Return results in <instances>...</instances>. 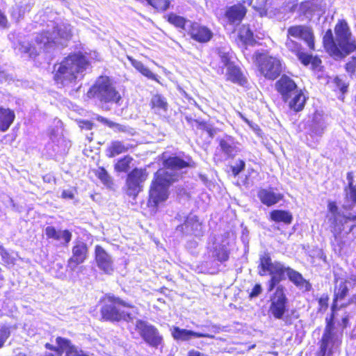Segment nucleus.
I'll use <instances>...</instances> for the list:
<instances>
[{
  "mask_svg": "<svg viewBox=\"0 0 356 356\" xmlns=\"http://www.w3.org/2000/svg\"><path fill=\"white\" fill-rule=\"evenodd\" d=\"M188 166L189 164L181 159V157H168L163 161V168L156 172L149 189L147 203L149 207L155 209L160 202L167 200L169 186L178 180L183 172L182 169Z\"/></svg>",
  "mask_w": 356,
  "mask_h": 356,
  "instance_id": "obj_1",
  "label": "nucleus"
},
{
  "mask_svg": "<svg viewBox=\"0 0 356 356\" xmlns=\"http://www.w3.org/2000/svg\"><path fill=\"white\" fill-rule=\"evenodd\" d=\"M48 29L36 35L33 44L24 42L20 44L19 50L22 53L28 54L30 57H35L42 51L49 52L57 45H63V41L71 38L72 29L68 24H56L51 22Z\"/></svg>",
  "mask_w": 356,
  "mask_h": 356,
  "instance_id": "obj_2",
  "label": "nucleus"
},
{
  "mask_svg": "<svg viewBox=\"0 0 356 356\" xmlns=\"http://www.w3.org/2000/svg\"><path fill=\"white\" fill-rule=\"evenodd\" d=\"M334 33L335 37L331 29L327 30L323 40L327 51L335 60L342 59L356 50V40L345 20L336 24Z\"/></svg>",
  "mask_w": 356,
  "mask_h": 356,
  "instance_id": "obj_3",
  "label": "nucleus"
},
{
  "mask_svg": "<svg viewBox=\"0 0 356 356\" xmlns=\"http://www.w3.org/2000/svg\"><path fill=\"white\" fill-rule=\"evenodd\" d=\"M90 63L81 54L69 55L61 63L54 66V79L59 87L72 88L81 80Z\"/></svg>",
  "mask_w": 356,
  "mask_h": 356,
  "instance_id": "obj_4",
  "label": "nucleus"
},
{
  "mask_svg": "<svg viewBox=\"0 0 356 356\" xmlns=\"http://www.w3.org/2000/svg\"><path fill=\"white\" fill-rule=\"evenodd\" d=\"M100 312L103 320L111 322H131L138 313L136 307L111 295L106 296L103 300Z\"/></svg>",
  "mask_w": 356,
  "mask_h": 356,
  "instance_id": "obj_5",
  "label": "nucleus"
},
{
  "mask_svg": "<svg viewBox=\"0 0 356 356\" xmlns=\"http://www.w3.org/2000/svg\"><path fill=\"white\" fill-rule=\"evenodd\" d=\"M275 88L283 100L289 102L291 109L296 112L302 110L306 98L294 81L286 75H282L276 82Z\"/></svg>",
  "mask_w": 356,
  "mask_h": 356,
  "instance_id": "obj_6",
  "label": "nucleus"
},
{
  "mask_svg": "<svg viewBox=\"0 0 356 356\" xmlns=\"http://www.w3.org/2000/svg\"><path fill=\"white\" fill-rule=\"evenodd\" d=\"M89 98H96L102 104L120 105L122 96L108 76H100L87 92Z\"/></svg>",
  "mask_w": 356,
  "mask_h": 356,
  "instance_id": "obj_7",
  "label": "nucleus"
},
{
  "mask_svg": "<svg viewBox=\"0 0 356 356\" xmlns=\"http://www.w3.org/2000/svg\"><path fill=\"white\" fill-rule=\"evenodd\" d=\"M259 268H260L259 274L261 276H264L266 273L270 275V280L268 282V291H272L282 280L285 279L284 275H287V269L290 268L280 261L273 262L270 255L266 253L260 256Z\"/></svg>",
  "mask_w": 356,
  "mask_h": 356,
  "instance_id": "obj_8",
  "label": "nucleus"
},
{
  "mask_svg": "<svg viewBox=\"0 0 356 356\" xmlns=\"http://www.w3.org/2000/svg\"><path fill=\"white\" fill-rule=\"evenodd\" d=\"M253 58L259 72L265 78L274 80L281 74L282 67L279 58L259 52H256Z\"/></svg>",
  "mask_w": 356,
  "mask_h": 356,
  "instance_id": "obj_9",
  "label": "nucleus"
},
{
  "mask_svg": "<svg viewBox=\"0 0 356 356\" xmlns=\"http://www.w3.org/2000/svg\"><path fill=\"white\" fill-rule=\"evenodd\" d=\"M135 330L149 346L157 348L162 344L163 337L157 328L148 322L137 319Z\"/></svg>",
  "mask_w": 356,
  "mask_h": 356,
  "instance_id": "obj_10",
  "label": "nucleus"
},
{
  "mask_svg": "<svg viewBox=\"0 0 356 356\" xmlns=\"http://www.w3.org/2000/svg\"><path fill=\"white\" fill-rule=\"evenodd\" d=\"M148 176L145 169L135 168L128 174L126 180V194L136 199L140 192L143 191V183Z\"/></svg>",
  "mask_w": 356,
  "mask_h": 356,
  "instance_id": "obj_11",
  "label": "nucleus"
},
{
  "mask_svg": "<svg viewBox=\"0 0 356 356\" xmlns=\"http://www.w3.org/2000/svg\"><path fill=\"white\" fill-rule=\"evenodd\" d=\"M228 246L227 238L223 235H220L211 238V242H209L207 248L211 258L222 263L229 259V250Z\"/></svg>",
  "mask_w": 356,
  "mask_h": 356,
  "instance_id": "obj_12",
  "label": "nucleus"
},
{
  "mask_svg": "<svg viewBox=\"0 0 356 356\" xmlns=\"http://www.w3.org/2000/svg\"><path fill=\"white\" fill-rule=\"evenodd\" d=\"M293 38L303 41L310 50H315L314 33L311 26L294 25L289 27L286 39L293 40Z\"/></svg>",
  "mask_w": 356,
  "mask_h": 356,
  "instance_id": "obj_13",
  "label": "nucleus"
},
{
  "mask_svg": "<svg viewBox=\"0 0 356 356\" xmlns=\"http://www.w3.org/2000/svg\"><path fill=\"white\" fill-rule=\"evenodd\" d=\"M286 304L285 288L282 285H278L270 297L269 312L275 318L281 319L286 311Z\"/></svg>",
  "mask_w": 356,
  "mask_h": 356,
  "instance_id": "obj_14",
  "label": "nucleus"
},
{
  "mask_svg": "<svg viewBox=\"0 0 356 356\" xmlns=\"http://www.w3.org/2000/svg\"><path fill=\"white\" fill-rule=\"evenodd\" d=\"M72 256L67 261V267L74 271L78 265L83 264L88 258V248L86 243L78 241L74 243Z\"/></svg>",
  "mask_w": 356,
  "mask_h": 356,
  "instance_id": "obj_15",
  "label": "nucleus"
},
{
  "mask_svg": "<svg viewBox=\"0 0 356 356\" xmlns=\"http://www.w3.org/2000/svg\"><path fill=\"white\" fill-rule=\"evenodd\" d=\"M95 256L97 267L106 274H112L114 271L112 257L100 245L95 246Z\"/></svg>",
  "mask_w": 356,
  "mask_h": 356,
  "instance_id": "obj_16",
  "label": "nucleus"
},
{
  "mask_svg": "<svg viewBox=\"0 0 356 356\" xmlns=\"http://www.w3.org/2000/svg\"><path fill=\"white\" fill-rule=\"evenodd\" d=\"M202 223L195 215L188 216L181 225H177V232L182 234L200 236L202 233Z\"/></svg>",
  "mask_w": 356,
  "mask_h": 356,
  "instance_id": "obj_17",
  "label": "nucleus"
},
{
  "mask_svg": "<svg viewBox=\"0 0 356 356\" xmlns=\"http://www.w3.org/2000/svg\"><path fill=\"white\" fill-rule=\"evenodd\" d=\"M187 32L192 39L201 43L209 42L213 37L209 28L197 22H190Z\"/></svg>",
  "mask_w": 356,
  "mask_h": 356,
  "instance_id": "obj_18",
  "label": "nucleus"
},
{
  "mask_svg": "<svg viewBox=\"0 0 356 356\" xmlns=\"http://www.w3.org/2000/svg\"><path fill=\"white\" fill-rule=\"evenodd\" d=\"M172 335L175 340L186 341H189L192 338H201L205 337L209 339H213L214 336L210 334L201 333L188 330L186 329H181L179 327H174L172 330Z\"/></svg>",
  "mask_w": 356,
  "mask_h": 356,
  "instance_id": "obj_19",
  "label": "nucleus"
},
{
  "mask_svg": "<svg viewBox=\"0 0 356 356\" xmlns=\"http://www.w3.org/2000/svg\"><path fill=\"white\" fill-rule=\"evenodd\" d=\"M285 47L288 51L296 55L302 64L307 65L310 63L312 56L302 51V47L300 43L294 40L286 39Z\"/></svg>",
  "mask_w": 356,
  "mask_h": 356,
  "instance_id": "obj_20",
  "label": "nucleus"
},
{
  "mask_svg": "<svg viewBox=\"0 0 356 356\" xmlns=\"http://www.w3.org/2000/svg\"><path fill=\"white\" fill-rule=\"evenodd\" d=\"M257 196L261 203L268 207L277 204L283 198L282 194L275 192L272 188H260Z\"/></svg>",
  "mask_w": 356,
  "mask_h": 356,
  "instance_id": "obj_21",
  "label": "nucleus"
},
{
  "mask_svg": "<svg viewBox=\"0 0 356 356\" xmlns=\"http://www.w3.org/2000/svg\"><path fill=\"white\" fill-rule=\"evenodd\" d=\"M334 345H338V339L332 331V327L327 325L321 339V356H325L326 352L332 348Z\"/></svg>",
  "mask_w": 356,
  "mask_h": 356,
  "instance_id": "obj_22",
  "label": "nucleus"
},
{
  "mask_svg": "<svg viewBox=\"0 0 356 356\" xmlns=\"http://www.w3.org/2000/svg\"><path fill=\"white\" fill-rule=\"evenodd\" d=\"M287 277L289 280L302 291H309L312 289V284L305 280L302 274L290 268L287 269Z\"/></svg>",
  "mask_w": 356,
  "mask_h": 356,
  "instance_id": "obj_23",
  "label": "nucleus"
},
{
  "mask_svg": "<svg viewBox=\"0 0 356 356\" xmlns=\"http://www.w3.org/2000/svg\"><path fill=\"white\" fill-rule=\"evenodd\" d=\"M44 231L49 238L59 241L63 245H67L72 239V234L68 230H56L54 227L48 226Z\"/></svg>",
  "mask_w": 356,
  "mask_h": 356,
  "instance_id": "obj_24",
  "label": "nucleus"
},
{
  "mask_svg": "<svg viewBox=\"0 0 356 356\" xmlns=\"http://www.w3.org/2000/svg\"><path fill=\"white\" fill-rule=\"evenodd\" d=\"M247 10L245 7L241 3L234 5L227 8L225 16L231 24H239L244 16Z\"/></svg>",
  "mask_w": 356,
  "mask_h": 356,
  "instance_id": "obj_25",
  "label": "nucleus"
},
{
  "mask_svg": "<svg viewBox=\"0 0 356 356\" xmlns=\"http://www.w3.org/2000/svg\"><path fill=\"white\" fill-rule=\"evenodd\" d=\"M149 105L156 113L159 114L165 113L168 107L165 97L159 93L152 95Z\"/></svg>",
  "mask_w": 356,
  "mask_h": 356,
  "instance_id": "obj_26",
  "label": "nucleus"
},
{
  "mask_svg": "<svg viewBox=\"0 0 356 356\" xmlns=\"http://www.w3.org/2000/svg\"><path fill=\"white\" fill-rule=\"evenodd\" d=\"M15 118L13 111L0 107V130L1 131H7Z\"/></svg>",
  "mask_w": 356,
  "mask_h": 356,
  "instance_id": "obj_27",
  "label": "nucleus"
},
{
  "mask_svg": "<svg viewBox=\"0 0 356 356\" xmlns=\"http://www.w3.org/2000/svg\"><path fill=\"white\" fill-rule=\"evenodd\" d=\"M271 220L276 222H284V224H291L293 220L292 214L287 211L273 210L270 213Z\"/></svg>",
  "mask_w": 356,
  "mask_h": 356,
  "instance_id": "obj_28",
  "label": "nucleus"
},
{
  "mask_svg": "<svg viewBox=\"0 0 356 356\" xmlns=\"http://www.w3.org/2000/svg\"><path fill=\"white\" fill-rule=\"evenodd\" d=\"M97 120L99 122L104 123L108 127L113 129V131L115 132L128 133L130 134H132V133H133V129L130 128L129 127H127V126H125L123 124H120L118 123H115V122L111 121V120H108L107 118H105L102 116H98L97 118Z\"/></svg>",
  "mask_w": 356,
  "mask_h": 356,
  "instance_id": "obj_29",
  "label": "nucleus"
},
{
  "mask_svg": "<svg viewBox=\"0 0 356 356\" xmlns=\"http://www.w3.org/2000/svg\"><path fill=\"white\" fill-rule=\"evenodd\" d=\"M227 67V79L234 83H238L241 85H243L245 82V79L243 76L241 70L232 64L229 65Z\"/></svg>",
  "mask_w": 356,
  "mask_h": 356,
  "instance_id": "obj_30",
  "label": "nucleus"
},
{
  "mask_svg": "<svg viewBox=\"0 0 356 356\" xmlns=\"http://www.w3.org/2000/svg\"><path fill=\"white\" fill-rule=\"evenodd\" d=\"M325 127V122L321 114L316 113L312 120L311 131L316 136H321Z\"/></svg>",
  "mask_w": 356,
  "mask_h": 356,
  "instance_id": "obj_31",
  "label": "nucleus"
},
{
  "mask_svg": "<svg viewBox=\"0 0 356 356\" xmlns=\"http://www.w3.org/2000/svg\"><path fill=\"white\" fill-rule=\"evenodd\" d=\"M131 65L143 75L152 80H156V75L154 74L147 67L145 66L140 61L128 57Z\"/></svg>",
  "mask_w": 356,
  "mask_h": 356,
  "instance_id": "obj_32",
  "label": "nucleus"
},
{
  "mask_svg": "<svg viewBox=\"0 0 356 356\" xmlns=\"http://www.w3.org/2000/svg\"><path fill=\"white\" fill-rule=\"evenodd\" d=\"M238 38L240 40L245 44L252 45L254 43L253 33L250 30L249 26L243 25L238 31Z\"/></svg>",
  "mask_w": 356,
  "mask_h": 356,
  "instance_id": "obj_33",
  "label": "nucleus"
},
{
  "mask_svg": "<svg viewBox=\"0 0 356 356\" xmlns=\"http://www.w3.org/2000/svg\"><path fill=\"white\" fill-rule=\"evenodd\" d=\"M168 21L176 27L180 28L186 31L190 22H191V21L186 19L184 17L175 13H170L168 15Z\"/></svg>",
  "mask_w": 356,
  "mask_h": 356,
  "instance_id": "obj_34",
  "label": "nucleus"
},
{
  "mask_svg": "<svg viewBox=\"0 0 356 356\" xmlns=\"http://www.w3.org/2000/svg\"><path fill=\"white\" fill-rule=\"evenodd\" d=\"M220 146L224 153L229 156H232V154L233 153L235 154L238 152V147L236 146L231 137H227L225 139L220 140Z\"/></svg>",
  "mask_w": 356,
  "mask_h": 356,
  "instance_id": "obj_35",
  "label": "nucleus"
},
{
  "mask_svg": "<svg viewBox=\"0 0 356 356\" xmlns=\"http://www.w3.org/2000/svg\"><path fill=\"white\" fill-rule=\"evenodd\" d=\"M131 146L129 144H124L123 142L114 141L111 143L109 149L112 155L124 154L127 152Z\"/></svg>",
  "mask_w": 356,
  "mask_h": 356,
  "instance_id": "obj_36",
  "label": "nucleus"
},
{
  "mask_svg": "<svg viewBox=\"0 0 356 356\" xmlns=\"http://www.w3.org/2000/svg\"><path fill=\"white\" fill-rule=\"evenodd\" d=\"M134 165L131 157H122L115 165V169L118 172H127Z\"/></svg>",
  "mask_w": 356,
  "mask_h": 356,
  "instance_id": "obj_37",
  "label": "nucleus"
},
{
  "mask_svg": "<svg viewBox=\"0 0 356 356\" xmlns=\"http://www.w3.org/2000/svg\"><path fill=\"white\" fill-rule=\"evenodd\" d=\"M56 342L59 348L58 355H61L63 352L67 354V350H70L71 348H75L74 346L72 345L71 341L69 339L58 337L56 339Z\"/></svg>",
  "mask_w": 356,
  "mask_h": 356,
  "instance_id": "obj_38",
  "label": "nucleus"
},
{
  "mask_svg": "<svg viewBox=\"0 0 356 356\" xmlns=\"http://www.w3.org/2000/svg\"><path fill=\"white\" fill-rule=\"evenodd\" d=\"M346 200L348 205L346 207L351 209L356 204V187L345 188Z\"/></svg>",
  "mask_w": 356,
  "mask_h": 356,
  "instance_id": "obj_39",
  "label": "nucleus"
},
{
  "mask_svg": "<svg viewBox=\"0 0 356 356\" xmlns=\"http://www.w3.org/2000/svg\"><path fill=\"white\" fill-rule=\"evenodd\" d=\"M147 3L152 6L154 8L165 11L166 10L170 5V2L168 0H145Z\"/></svg>",
  "mask_w": 356,
  "mask_h": 356,
  "instance_id": "obj_40",
  "label": "nucleus"
},
{
  "mask_svg": "<svg viewBox=\"0 0 356 356\" xmlns=\"http://www.w3.org/2000/svg\"><path fill=\"white\" fill-rule=\"evenodd\" d=\"M95 175L104 185L108 186L111 184V179L104 168H99L95 171Z\"/></svg>",
  "mask_w": 356,
  "mask_h": 356,
  "instance_id": "obj_41",
  "label": "nucleus"
},
{
  "mask_svg": "<svg viewBox=\"0 0 356 356\" xmlns=\"http://www.w3.org/2000/svg\"><path fill=\"white\" fill-rule=\"evenodd\" d=\"M348 291V289L346 284L340 283L335 290V300H338L343 299L346 296Z\"/></svg>",
  "mask_w": 356,
  "mask_h": 356,
  "instance_id": "obj_42",
  "label": "nucleus"
},
{
  "mask_svg": "<svg viewBox=\"0 0 356 356\" xmlns=\"http://www.w3.org/2000/svg\"><path fill=\"white\" fill-rule=\"evenodd\" d=\"M10 335V327L7 325H2L0 327V348Z\"/></svg>",
  "mask_w": 356,
  "mask_h": 356,
  "instance_id": "obj_43",
  "label": "nucleus"
},
{
  "mask_svg": "<svg viewBox=\"0 0 356 356\" xmlns=\"http://www.w3.org/2000/svg\"><path fill=\"white\" fill-rule=\"evenodd\" d=\"M218 54L220 57L221 62L223 63L224 66L227 67L232 63L229 62L230 56L229 51L226 50L225 48H220L218 49Z\"/></svg>",
  "mask_w": 356,
  "mask_h": 356,
  "instance_id": "obj_44",
  "label": "nucleus"
},
{
  "mask_svg": "<svg viewBox=\"0 0 356 356\" xmlns=\"http://www.w3.org/2000/svg\"><path fill=\"white\" fill-rule=\"evenodd\" d=\"M328 211L331 214L330 219L333 218V223L337 221V218L339 213L338 207L334 202H329L327 205Z\"/></svg>",
  "mask_w": 356,
  "mask_h": 356,
  "instance_id": "obj_45",
  "label": "nucleus"
},
{
  "mask_svg": "<svg viewBox=\"0 0 356 356\" xmlns=\"http://www.w3.org/2000/svg\"><path fill=\"white\" fill-rule=\"evenodd\" d=\"M346 70L351 76L356 77V56L352 57L351 60L346 63Z\"/></svg>",
  "mask_w": 356,
  "mask_h": 356,
  "instance_id": "obj_46",
  "label": "nucleus"
},
{
  "mask_svg": "<svg viewBox=\"0 0 356 356\" xmlns=\"http://www.w3.org/2000/svg\"><path fill=\"white\" fill-rule=\"evenodd\" d=\"M245 162L242 160H238L237 163L232 166L233 175L234 176L238 175L244 168Z\"/></svg>",
  "mask_w": 356,
  "mask_h": 356,
  "instance_id": "obj_47",
  "label": "nucleus"
},
{
  "mask_svg": "<svg viewBox=\"0 0 356 356\" xmlns=\"http://www.w3.org/2000/svg\"><path fill=\"white\" fill-rule=\"evenodd\" d=\"M334 83L336 86L343 92L344 93L347 90L348 86L346 83L339 77L337 76L334 79Z\"/></svg>",
  "mask_w": 356,
  "mask_h": 356,
  "instance_id": "obj_48",
  "label": "nucleus"
},
{
  "mask_svg": "<svg viewBox=\"0 0 356 356\" xmlns=\"http://www.w3.org/2000/svg\"><path fill=\"white\" fill-rule=\"evenodd\" d=\"M65 356H88L81 350H78L77 348H71L70 350H67V355Z\"/></svg>",
  "mask_w": 356,
  "mask_h": 356,
  "instance_id": "obj_49",
  "label": "nucleus"
},
{
  "mask_svg": "<svg viewBox=\"0 0 356 356\" xmlns=\"http://www.w3.org/2000/svg\"><path fill=\"white\" fill-rule=\"evenodd\" d=\"M262 291V287L261 284H257L252 289L250 293V298H253L257 297Z\"/></svg>",
  "mask_w": 356,
  "mask_h": 356,
  "instance_id": "obj_50",
  "label": "nucleus"
},
{
  "mask_svg": "<svg viewBox=\"0 0 356 356\" xmlns=\"http://www.w3.org/2000/svg\"><path fill=\"white\" fill-rule=\"evenodd\" d=\"M94 124L88 120H83L79 122V127L83 130H91L93 128Z\"/></svg>",
  "mask_w": 356,
  "mask_h": 356,
  "instance_id": "obj_51",
  "label": "nucleus"
},
{
  "mask_svg": "<svg viewBox=\"0 0 356 356\" xmlns=\"http://www.w3.org/2000/svg\"><path fill=\"white\" fill-rule=\"evenodd\" d=\"M24 13L25 9L22 10V8L17 6L16 8H13V10L11 15L13 17L18 19L19 18L24 15Z\"/></svg>",
  "mask_w": 356,
  "mask_h": 356,
  "instance_id": "obj_52",
  "label": "nucleus"
},
{
  "mask_svg": "<svg viewBox=\"0 0 356 356\" xmlns=\"http://www.w3.org/2000/svg\"><path fill=\"white\" fill-rule=\"evenodd\" d=\"M318 305L319 306L321 307V309H323V308H327V305H328V297L327 296H322L319 299H318Z\"/></svg>",
  "mask_w": 356,
  "mask_h": 356,
  "instance_id": "obj_53",
  "label": "nucleus"
},
{
  "mask_svg": "<svg viewBox=\"0 0 356 356\" xmlns=\"http://www.w3.org/2000/svg\"><path fill=\"white\" fill-rule=\"evenodd\" d=\"M346 179L348 180V186L345 188L356 187V184L354 183L353 172H349L347 173Z\"/></svg>",
  "mask_w": 356,
  "mask_h": 356,
  "instance_id": "obj_54",
  "label": "nucleus"
},
{
  "mask_svg": "<svg viewBox=\"0 0 356 356\" xmlns=\"http://www.w3.org/2000/svg\"><path fill=\"white\" fill-rule=\"evenodd\" d=\"M8 20L6 16L0 10V27L6 28Z\"/></svg>",
  "mask_w": 356,
  "mask_h": 356,
  "instance_id": "obj_55",
  "label": "nucleus"
},
{
  "mask_svg": "<svg viewBox=\"0 0 356 356\" xmlns=\"http://www.w3.org/2000/svg\"><path fill=\"white\" fill-rule=\"evenodd\" d=\"M62 197L65 199L72 200L74 198V193L69 190L63 191L62 193Z\"/></svg>",
  "mask_w": 356,
  "mask_h": 356,
  "instance_id": "obj_56",
  "label": "nucleus"
},
{
  "mask_svg": "<svg viewBox=\"0 0 356 356\" xmlns=\"http://www.w3.org/2000/svg\"><path fill=\"white\" fill-rule=\"evenodd\" d=\"M349 221H352L354 222V225L352 226L350 231L353 229V227H356V216H348L345 218V223H347Z\"/></svg>",
  "mask_w": 356,
  "mask_h": 356,
  "instance_id": "obj_57",
  "label": "nucleus"
},
{
  "mask_svg": "<svg viewBox=\"0 0 356 356\" xmlns=\"http://www.w3.org/2000/svg\"><path fill=\"white\" fill-rule=\"evenodd\" d=\"M205 131H207V134L211 138H213L215 136V134H216V130L215 129H213L208 126H205Z\"/></svg>",
  "mask_w": 356,
  "mask_h": 356,
  "instance_id": "obj_58",
  "label": "nucleus"
},
{
  "mask_svg": "<svg viewBox=\"0 0 356 356\" xmlns=\"http://www.w3.org/2000/svg\"><path fill=\"white\" fill-rule=\"evenodd\" d=\"M45 348L50 350L55 351L58 354L59 348H58V347L54 346L53 345L47 343L45 344Z\"/></svg>",
  "mask_w": 356,
  "mask_h": 356,
  "instance_id": "obj_59",
  "label": "nucleus"
},
{
  "mask_svg": "<svg viewBox=\"0 0 356 356\" xmlns=\"http://www.w3.org/2000/svg\"><path fill=\"white\" fill-rule=\"evenodd\" d=\"M4 254H6V252L5 249L3 248V246L0 244V255L1 257H3Z\"/></svg>",
  "mask_w": 356,
  "mask_h": 356,
  "instance_id": "obj_60",
  "label": "nucleus"
},
{
  "mask_svg": "<svg viewBox=\"0 0 356 356\" xmlns=\"http://www.w3.org/2000/svg\"><path fill=\"white\" fill-rule=\"evenodd\" d=\"M200 177L201 180H202L204 184H206V182L207 181V178L204 175H200Z\"/></svg>",
  "mask_w": 356,
  "mask_h": 356,
  "instance_id": "obj_61",
  "label": "nucleus"
},
{
  "mask_svg": "<svg viewBox=\"0 0 356 356\" xmlns=\"http://www.w3.org/2000/svg\"><path fill=\"white\" fill-rule=\"evenodd\" d=\"M92 133H90V135H86V138L90 142L92 140Z\"/></svg>",
  "mask_w": 356,
  "mask_h": 356,
  "instance_id": "obj_62",
  "label": "nucleus"
},
{
  "mask_svg": "<svg viewBox=\"0 0 356 356\" xmlns=\"http://www.w3.org/2000/svg\"><path fill=\"white\" fill-rule=\"evenodd\" d=\"M351 302L356 305V294L352 297Z\"/></svg>",
  "mask_w": 356,
  "mask_h": 356,
  "instance_id": "obj_63",
  "label": "nucleus"
},
{
  "mask_svg": "<svg viewBox=\"0 0 356 356\" xmlns=\"http://www.w3.org/2000/svg\"><path fill=\"white\" fill-rule=\"evenodd\" d=\"M9 201L10 202V203H11V204H12V205H13V207L14 208V207H15V204L13 203V200L10 198V199H9Z\"/></svg>",
  "mask_w": 356,
  "mask_h": 356,
  "instance_id": "obj_64",
  "label": "nucleus"
}]
</instances>
